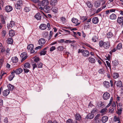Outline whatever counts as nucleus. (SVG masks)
<instances>
[{"mask_svg":"<svg viewBox=\"0 0 123 123\" xmlns=\"http://www.w3.org/2000/svg\"><path fill=\"white\" fill-rule=\"evenodd\" d=\"M24 11L26 12H28L30 10V8L28 7H25L24 9Z\"/></svg>","mask_w":123,"mask_h":123,"instance_id":"obj_48","label":"nucleus"},{"mask_svg":"<svg viewBox=\"0 0 123 123\" xmlns=\"http://www.w3.org/2000/svg\"><path fill=\"white\" fill-rule=\"evenodd\" d=\"M82 55L84 57H87L90 55V52L88 50H83Z\"/></svg>","mask_w":123,"mask_h":123,"instance_id":"obj_6","label":"nucleus"},{"mask_svg":"<svg viewBox=\"0 0 123 123\" xmlns=\"http://www.w3.org/2000/svg\"><path fill=\"white\" fill-rule=\"evenodd\" d=\"M13 9L12 7L8 5L6 6L5 8V10L7 12H9L11 11Z\"/></svg>","mask_w":123,"mask_h":123,"instance_id":"obj_11","label":"nucleus"},{"mask_svg":"<svg viewBox=\"0 0 123 123\" xmlns=\"http://www.w3.org/2000/svg\"><path fill=\"white\" fill-rule=\"evenodd\" d=\"M113 76L114 79H117L119 76V74L117 73H115L113 74Z\"/></svg>","mask_w":123,"mask_h":123,"instance_id":"obj_36","label":"nucleus"},{"mask_svg":"<svg viewBox=\"0 0 123 123\" xmlns=\"http://www.w3.org/2000/svg\"><path fill=\"white\" fill-rule=\"evenodd\" d=\"M104 72V69L102 68L99 69L98 71V72L99 73L101 74H103Z\"/></svg>","mask_w":123,"mask_h":123,"instance_id":"obj_57","label":"nucleus"},{"mask_svg":"<svg viewBox=\"0 0 123 123\" xmlns=\"http://www.w3.org/2000/svg\"><path fill=\"white\" fill-rule=\"evenodd\" d=\"M117 22L120 24L123 25V17H119L117 19Z\"/></svg>","mask_w":123,"mask_h":123,"instance_id":"obj_14","label":"nucleus"},{"mask_svg":"<svg viewBox=\"0 0 123 123\" xmlns=\"http://www.w3.org/2000/svg\"><path fill=\"white\" fill-rule=\"evenodd\" d=\"M2 36L4 37L6 34V31L5 30H3L2 31L1 33Z\"/></svg>","mask_w":123,"mask_h":123,"instance_id":"obj_53","label":"nucleus"},{"mask_svg":"<svg viewBox=\"0 0 123 123\" xmlns=\"http://www.w3.org/2000/svg\"><path fill=\"white\" fill-rule=\"evenodd\" d=\"M114 108L112 107H111L110 109L109 112L111 113H113L114 110Z\"/></svg>","mask_w":123,"mask_h":123,"instance_id":"obj_64","label":"nucleus"},{"mask_svg":"<svg viewBox=\"0 0 123 123\" xmlns=\"http://www.w3.org/2000/svg\"><path fill=\"white\" fill-rule=\"evenodd\" d=\"M41 15L39 13L36 14L35 16V17L36 19L37 20H39L41 19Z\"/></svg>","mask_w":123,"mask_h":123,"instance_id":"obj_24","label":"nucleus"},{"mask_svg":"<svg viewBox=\"0 0 123 123\" xmlns=\"http://www.w3.org/2000/svg\"><path fill=\"white\" fill-rule=\"evenodd\" d=\"M86 4L89 8H92L93 6V4L89 1L86 2Z\"/></svg>","mask_w":123,"mask_h":123,"instance_id":"obj_29","label":"nucleus"},{"mask_svg":"<svg viewBox=\"0 0 123 123\" xmlns=\"http://www.w3.org/2000/svg\"><path fill=\"white\" fill-rule=\"evenodd\" d=\"M11 60L13 63H16L18 61V59L16 56L13 57L11 59Z\"/></svg>","mask_w":123,"mask_h":123,"instance_id":"obj_22","label":"nucleus"},{"mask_svg":"<svg viewBox=\"0 0 123 123\" xmlns=\"http://www.w3.org/2000/svg\"><path fill=\"white\" fill-rule=\"evenodd\" d=\"M51 10L54 12L56 13L58 12V8L56 7H53Z\"/></svg>","mask_w":123,"mask_h":123,"instance_id":"obj_34","label":"nucleus"},{"mask_svg":"<svg viewBox=\"0 0 123 123\" xmlns=\"http://www.w3.org/2000/svg\"><path fill=\"white\" fill-rule=\"evenodd\" d=\"M85 45L86 46L89 47L90 48H91L92 49H93V47H92L91 45H90V44H88V43H86L85 44Z\"/></svg>","mask_w":123,"mask_h":123,"instance_id":"obj_61","label":"nucleus"},{"mask_svg":"<svg viewBox=\"0 0 123 123\" xmlns=\"http://www.w3.org/2000/svg\"><path fill=\"white\" fill-rule=\"evenodd\" d=\"M122 47V43H120L118 44L117 46V49H119L121 48Z\"/></svg>","mask_w":123,"mask_h":123,"instance_id":"obj_52","label":"nucleus"},{"mask_svg":"<svg viewBox=\"0 0 123 123\" xmlns=\"http://www.w3.org/2000/svg\"><path fill=\"white\" fill-rule=\"evenodd\" d=\"M119 64V62L117 60H115L112 62L113 65L115 66H117Z\"/></svg>","mask_w":123,"mask_h":123,"instance_id":"obj_35","label":"nucleus"},{"mask_svg":"<svg viewBox=\"0 0 123 123\" xmlns=\"http://www.w3.org/2000/svg\"><path fill=\"white\" fill-rule=\"evenodd\" d=\"M32 66L33 67V70L35 68H37V64L36 63H32Z\"/></svg>","mask_w":123,"mask_h":123,"instance_id":"obj_50","label":"nucleus"},{"mask_svg":"<svg viewBox=\"0 0 123 123\" xmlns=\"http://www.w3.org/2000/svg\"><path fill=\"white\" fill-rule=\"evenodd\" d=\"M65 42L66 43H71L73 42V41H71L70 40H67L65 41Z\"/></svg>","mask_w":123,"mask_h":123,"instance_id":"obj_54","label":"nucleus"},{"mask_svg":"<svg viewBox=\"0 0 123 123\" xmlns=\"http://www.w3.org/2000/svg\"><path fill=\"white\" fill-rule=\"evenodd\" d=\"M73 121L72 119H69L66 121L67 123H73Z\"/></svg>","mask_w":123,"mask_h":123,"instance_id":"obj_63","label":"nucleus"},{"mask_svg":"<svg viewBox=\"0 0 123 123\" xmlns=\"http://www.w3.org/2000/svg\"><path fill=\"white\" fill-rule=\"evenodd\" d=\"M42 12L43 15H44L47 18H51L52 17V16L50 14H48L47 15V16L45 14L43 13V12Z\"/></svg>","mask_w":123,"mask_h":123,"instance_id":"obj_49","label":"nucleus"},{"mask_svg":"<svg viewBox=\"0 0 123 123\" xmlns=\"http://www.w3.org/2000/svg\"><path fill=\"white\" fill-rule=\"evenodd\" d=\"M116 82V85L118 87H120L122 85V82L121 80L115 81V84Z\"/></svg>","mask_w":123,"mask_h":123,"instance_id":"obj_20","label":"nucleus"},{"mask_svg":"<svg viewBox=\"0 0 123 123\" xmlns=\"http://www.w3.org/2000/svg\"><path fill=\"white\" fill-rule=\"evenodd\" d=\"M39 28L42 30H44L46 29L47 28V25L44 24H42L39 27Z\"/></svg>","mask_w":123,"mask_h":123,"instance_id":"obj_15","label":"nucleus"},{"mask_svg":"<svg viewBox=\"0 0 123 123\" xmlns=\"http://www.w3.org/2000/svg\"><path fill=\"white\" fill-rule=\"evenodd\" d=\"M110 18L111 19H115L116 18V16L114 14H112L110 16Z\"/></svg>","mask_w":123,"mask_h":123,"instance_id":"obj_31","label":"nucleus"},{"mask_svg":"<svg viewBox=\"0 0 123 123\" xmlns=\"http://www.w3.org/2000/svg\"><path fill=\"white\" fill-rule=\"evenodd\" d=\"M30 64L28 62L25 63L24 65V67L26 69L30 68Z\"/></svg>","mask_w":123,"mask_h":123,"instance_id":"obj_33","label":"nucleus"},{"mask_svg":"<svg viewBox=\"0 0 123 123\" xmlns=\"http://www.w3.org/2000/svg\"><path fill=\"white\" fill-rule=\"evenodd\" d=\"M13 40L11 37L9 38H8L7 42L8 44H12L13 43Z\"/></svg>","mask_w":123,"mask_h":123,"instance_id":"obj_37","label":"nucleus"},{"mask_svg":"<svg viewBox=\"0 0 123 123\" xmlns=\"http://www.w3.org/2000/svg\"><path fill=\"white\" fill-rule=\"evenodd\" d=\"M23 71V69L21 68H19L16 70V73L17 74H19Z\"/></svg>","mask_w":123,"mask_h":123,"instance_id":"obj_28","label":"nucleus"},{"mask_svg":"<svg viewBox=\"0 0 123 123\" xmlns=\"http://www.w3.org/2000/svg\"><path fill=\"white\" fill-rule=\"evenodd\" d=\"M99 44L100 47H103L104 49H108L110 46V42H103L102 41H100L99 42Z\"/></svg>","mask_w":123,"mask_h":123,"instance_id":"obj_1","label":"nucleus"},{"mask_svg":"<svg viewBox=\"0 0 123 123\" xmlns=\"http://www.w3.org/2000/svg\"><path fill=\"white\" fill-rule=\"evenodd\" d=\"M27 48L28 50L30 51V52L32 53H36L37 51L35 52L33 50V45L32 44H30L28 45L27 47Z\"/></svg>","mask_w":123,"mask_h":123,"instance_id":"obj_3","label":"nucleus"},{"mask_svg":"<svg viewBox=\"0 0 123 123\" xmlns=\"http://www.w3.org/2000/svg\"><path fill=\"white\" fill-rule=\"evenodd\" d=\"M98 111V110L96 108L94 109L92 111H91V112L93 114L95 112H96Z\"/></svg>","mask_w":123,"mask_h":123,"instance_id":"obj_60","label":"nucleus"},{"mask_svg":"<svg viewBox=\"0 0 123 123\" xmlns=\"http://www.w3.org/2000/svg\"><path fill=\"white\" fill-rule=\"evenodd\" d=\"M81 19L83 20V22H84L87 19V17L86 16H83L81 18Z\"/></svg>","mask_w":123,"mask_h":123,"instance_id":"obj_47","label":"nucleus"},{"mask_svg":"<svg viewBox=\"0 0 123 123\" xmlns=\"http://www.w3.org/2000/svg\"><path fill=\"white\" fill-rule=\"evenodd\" d=\"M122 109H123L122 107L120 108H117V110L116 111V113L119 116L121 114Z\"/></svg>","mask_w":123,"mask_h":123,"instance_id":"obj_21","label":"nucleus"},{"mask_svg":"<svg viewBox=\"0 0 123 123\" xmlns=\"http://www.w3.org/2000/svg\"><path fill=\"white\" fill-rule=\"evenodd\" d=\"M47 53L46 51H44L43 50L40 53L41 55H45Z\"/></svg>","mask_w":123,"mask_h":123,"instance_id":"obj_46","label":"nucleus"},{"mask_svg":"<svg viewBox=\"0 0 123 123\" xmlns=\"http://www.w3.org/2000/svg\"><path fill=\"white\" fill-rule=\"evenodd\" d=\"M57 0H51L50 2V4L52 6H55L57 4Z\"/></svg>","mask_w":123,"mask_h":123,"instance_id":"obj_17","label":"nucleus"},{"mask_svg":"<svg viewBox=\"0 0 123 123\" xmlns=\"http://www.w3.org/2000/svg\"><path fill=\"white\" fill-rule=\"evenodd\" d=\"M46 42L45 40L43 38H41L39 39L38 41L39 44L43 46Z\"/></svg>","mask_w":123,"mask_h":123,"instance_id":"obj_12","label":"nucleus"},{"mask_svg":"<svg viewBox=\"0 0 123 123\" xmlns=\"http://www.w3.org/2000/svg\"><path fill=\"white\" fill-rule=\"evenodd\" d=\"M106 62L108 67H109L110 69H111V67L110 62H109L107 61H106Z\"/></svg>","mask_w":123,"mask_h":123,"instance_id":"obj_51","label":"nucleus"},{"mask_svg":"<svg viewBox=\"0 0 123 123\" xmlns=\"http://www.w3.org/2000/svg\"><path fill=\"white\" fill-rule=\"evenodd\" d=\"M7 87L8 89V90L10 91H12L14 89V86L12 85L11 84H9L7 85Z\"/></svg>","mask_w":123,"mask_h":123,"instance_id":"obj_27","label":"nucleus"},{"mask_svg":"<svg viewBox=\"0 0 123 123\" xmlns=\"http://www.w3.org/2000/svg\"><path fill=\"white\" fill-rule=\"evenodd\" d=\"M104 86L105 88H108L110 87V83L107 81H105L104 82Z\"/></svg>","mask_w":123,"mask_h":123,"instance_id":"obj_19","label":"nucleus"},{"mask_svg":"<svg viewBox=\"0 0 123 123\" xmlns=\"http://www.w3.org/2000/svg\"><path fill=\"white\" fill-rule=\"evenodd\" d=\"M75 118L77 120L79 121L81 119V117L80 114H76L75 116Z\"/></svg>","mask_w":123,"mask_h":123,"instance_id":"obj_39","label":"nucleus"},{"mask_svg":"<svg viewBox=\"0 0 123 123\" xmlns=\"http://www.w3.org/2000/svg\"><path fill=\"white\" fill-rule=\"evenodd\" d=\"M94 117V114L92 113H89L86 116V117L87 119H91Z\"/></svg>","mask_w":123,"mask_h":123,"instance_id":"obj_13","label":"nucleus"},{"mask_svg":"<svg viewBox=\"0 0 123 123\" xmlns=\"http://www.w3.org/2000/svg\"><path fill=\"white\" fill-rule=\"evenodd\" d=\"M15 24L14 23L13 21H11L10 24L9 25V28H12L15 26Z\"/></svg>","mask_w":123,"mask_h":123,"instance_id":"obj_38","label":"nucleus"},{"mask_svg":"<svg viewBox=\"0 0 123 123\" xmlns=\"http://www.w3.org/2000/svg\"><path fill=\"white\" fill-rule=\"evenodd\" d=\"M88 60L89 62L91 63H94L96 61L95 59L91 57H89Z\"/></svg>","mask_w":123,"mask_h":123,"instance_id":"obj_23","label":"nucleus"},{"mask_svg":"<svg viewBox=\"0 0 123 123\" xmlns=\"http://www.w3.org/2000/svg\"><path fill=\"white\" fill-rule=\"evenodd\" d=\"M15 32L13 30H10L9 32V35L10 37H13L15 34Z\"/></svg>","mask_w":123,"mask_h":123,"instance_id":"obj_26","label":"nucleus"},{"mask_svg":"<svg viewBox=\"0 0 123 123\" xmlns=\"http://www.w3.org/2000/svg\"><path fill=\"white\" fill-rule=\"evenodd\" d=\"M0 17L1 18V21L2 23L3 24H5V20L4 18L3 17V16L2 15H0Z\"/></svg>","mask_w":123,"mask_h":123,"instance_id":"obj_41","label":"nucleus"},{"mask_svg":"<svg viewBox=\"0 0 123 123\" xmlns=\"http://www.w3.org/2000/svg\"><path fill=\"white\" fill-rule=\"evenodd\" d=\"M14 77V74H12L10 76H9V80L10 81L12 80L13 78Z\"/></svg>","mask_w":123,"mask_h":123,"instance_id":"obj_45","label":"nucleus"},{"mask_svg":"<svg viewBox=\"0 0 123 123\" xmlns=\"http://www.w3.org/2000/svg\"><path fill=\"white\" fill-rule=\"evenodd\" d=\"M107 110V109L106 108L103 109L101 110L100 112L101 113H103L106 111Z\"/></svg>","mask_w":123,"mask_h":123,"instance_id":"obj_56","label":"nucleus"},{"mask_svg":"<svg viewBox=\"0 0 123 123\" xmlns=\"http://www.w3.org/2000/svg\"><path fill=\"white\" fill-rule=\"evenodd\" d=\"M71 21L73 23L76 24L75 25L76 26H78L80 24V21L78 22V20L77 19L74 18H72Z\"/></svg>","mask_w":123,"mask_h":123,"instance_id":"obj_4","label":"nucleus"},{"mask_svg":"<svg viewBox=\"0 0 123 123\" xmlns=\"http://www.w3.org/2000/svg\"><path fill=\"white\" fill-rule=\"evenodd\" d=\"M4 6V2L2 0H1L0 2V10H1L2 9V8Z\"/></svg>","mask_w":123,"mask_h":123,"instance_id":"obj_44","label":"nucleus"},{"mask_svg":"<svg viewBox=\"0 0 123 123\" xmlns=\"http://www.w3.org/2000/svg\"><path fill=\"white\" fill-rule=\"evenodd\" d=\"M20 56L22 58V59L21 61V62H22L24 61L27 57L26 53L25 52L22 53L21 54Z\"/></svg>","mask_w":123,"mask_h":123,"instance_id":"obj_5","label":"nucleus"},{"mask_svg":"<svg viewBox=\"0 0 123 123\" xmlns=\"http://www.w3.org/2000/svg\"><path fill=\"white\" fill-rule=\"evenodd\" d=\"M60 19L63 22H65L66 20V18L65 17H62L60 18Z\"/></svg>","mask_w":123,"mask_h":123,"instance_id":"obj_58","label":"nucleus"},{"mask_svg":"<svg viewBox=\"0 0 123 123\" xmlns=\"http://www.w3.org/2000/svg\"><path fill=\"white\" fill-rule=\"evenodd\" d=\"M113 120L115 122L120 121V118L119 117L115 116L113 118Z\"/></svg>","mask_w":123,"mask_h":123,"instance_id":"obj_30","label":"nucleus"},{"mask_svg":"<svg viewBox=\"0 0 123 123\" xmlns=\"http://www.w3.org/2000/svg\"><path fill=\"white\" fill-rule=\"evenodd\" d=\"M113 36V35L111 30L109 31V30L107 31V38H110L112 37Z\"/></svg>","mask_w":123,"mask_h":123,"instance_id":"obj_10","label":"nucleus"},{"mask_svg":"<svg viewBox=\"0 0 123 123\" xmlns=\"http://www.w3.org/2000/svg\"><path fill=\"white\" fill-rule=\"evenodd\" d=\"M49 3V2L48 0H43L41 4V6H44L48 5Z\"/></svg>","mask_w":123,"mask_h":123,"instance_id":"obj_9","label":"nucleus"},{"mask_svg":"<svg viewBox=\"0 0 123 123\" xmlns=\"http://www.w3.org/2000/svg\"><path fill=\"white\" fill-rule=\"evenodd\" d=\"M110 95L108 92H106L104 93L103 95V99L105 100H106L108 99L110 97Z\"/></svg>","mask_w":123,"mask_h":123,"instance_id":"obj_7","label":"nucleus"},{"mask_svg":"<svg viewBox=\"0 0 123 123\" xmlns=\"http://www.w3.org/2000/svg\"><path fill=\"white\" fill-rule=\"evenodd\" d=\"M3 106V101L1 98H0V108Z\"/></svg>","mask_w":123,"mask_h":123,"instance_id":"obj_55","label":"nucleus"},{"mask_svg":"<svg viewBox=\"0 0 123 123\" xmlns=\"http://www.w3.org/2000/svg\"><path fill=\"white\" fill-rule=\"evenodd\" d=\"M10 91L8 89L5 90L3 92V95L5 96H7L9 93Z\"/></svg>","mask_w":123,"mask_h":123,"instance_id":"obj_18","label":"nucleus"},{"mask_svg":"<svg viewBox=\"0 0 123 123\" xmlns=\"http://www.w3.org/2000/svg\"><path fill=\"white\" fill-rule=\"evenodd\" d=\"M112 108L114 109H115L116 107V103L115 102H113L112 104Z\"/></svg>","mask_w":123,"mask_h":123,"instance_id":"obj_59","label":"nucleus"},{"mask_svg":"<svg viewBox=\"0 0 123 123\" xmlns=\"http://www.w3.org/2000/svg\"><path fill=\"white\" fill-rule=\"evenodd\" d=\"M100 2L98 1H97L95 2L94 6L95 7H98L100 6Z\"/></svg>","mask_w":123,"mask_h":123,"instance_id":"obj_32","label":"nucleus"},{"mask_svg":"<svg viewBox=\"0 0 123 123\" xmlns=\"http://www.w3.org/2000/svg\"><path fill=\"white\" fill-rule=\"evenodd\" d=\"M108 118L107 116H105L102 117L101 119L103 123L106 122L108 120Z\"/></svg>","mask_w":123,"mask_h":123,"instance_id":"obj_25","label":"nucleus"},{"mask_svg":"<svg viewBox=\"0 0 123 123\" xmlns=\"http://www.w3.org/2000/svg\"><path fill=\"white\" fill-rule=\"evenodd\" d=\"M58 50L60 51H62L64 49V47L62 46H59L57 48Z\"/></svg>","mask_w":123,"mask_h":123,"instance_id":"obj_43","label":"nucleus"},{"mask_svg":"<svg viewBox=\"0 0 123 123\" xmlns=\"http://www.w3.org/2000/svg\"><path fill=\"white\" fill-rule=\"evenodd\" d=\"M23 2L22 0L17 1V3L15 5V8L17 9H20L22 8Z\"/></svg>","mask_w":123,"mask_h":123,"instance_id":"obj_2","label":"nucleus"},{"mask_svg":"<svg viewBox=\"0 0 123 123\" xmlns=\"http://www.w3.org/2000/svg\"><path fill=\"white\" fill-rule=\"evenodd\" d=\"M55 49V47L52 46L50 48V50L51 51H52Z\"/></svg>","mask_w":123,"mask_h":123,"instance_id":"obj_62","label":"nucleus"},{"mask_svg":"<svg viewBox=\"0 0 123 123\" xmlns=\"http://www.w3.org/2000/svg\"><path fill=\"white\" fill-rule=\"evenodd\" d=\"M40 60L41 59L38 57H35L34 59V61L37 63L39 62H40Z\"/></svg>","mask_w":123,"mask_h":123,"instance_id":"obj_42","label":"nucleus"},{"mask_svg":"<svg viewBox=\"0 0 123 123\" xmlns=\"http://www.w3.org/2000/svg\"><path fill=\"white\" fill-rule=\"evenodd\" d=\"M51 10V7L49 6H45L43 7V10L45 12L49 13Z\"/></svg>","mask_w":123,"mask_h":123,"instance_id":"obj_8","label":"nucleus"},{"mask_svg":"<svg viewBox=\"0 0 123 123\" xmlns=\"http://www.w3.org/2000/svg\"><path fill=\"white\" fill-rule=\"evenodd\" d=\"M98 18L97 17H94L92 18V23L94 24H97L98 22Z\"/></svg>","mask_w":123,"mask_h":123,"instance_id":"obj_16","label":"nucleus"},{"mask_svg":"<svg viewBox=\"0 0 123 123\" xmlns=\"http://www.w3.org/2000/svg\"><path fill=\"white\" fill-rule=\"evenodd\" d=\"M43 63L41 62H38L37 64V68H42L43 67Z\"/></svg>","mask_w":123,"mask_h":123,"instance_id":"obj_40","label":"nucleus"}]
</instances>
